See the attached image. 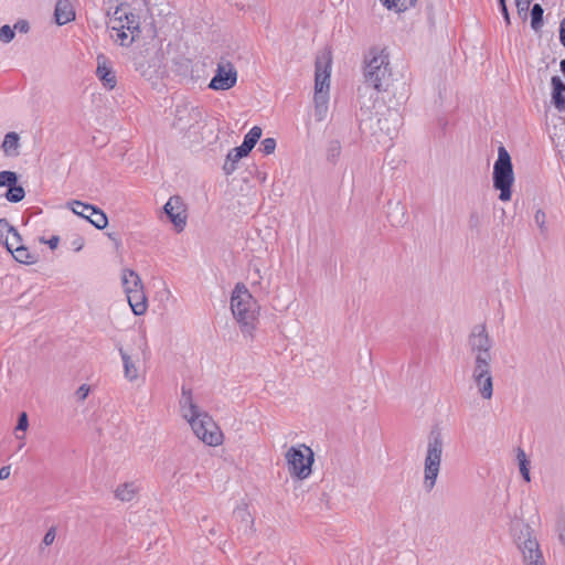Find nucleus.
Returning a JSON list of instances; mask_svg holds the SVG:
<instances>
[{
  "label": "nucleus",
  "instance_id": "obj_51",
  "mask_svg": "<svg viewBox=\"0 0 565 565\" xmlns=\"http://www.w3.org/2000/svg\"><path fill=\"white\" fill-rule=\"evenodd\" d=\"M10 476V466H3L0 468V480L8 479Z\"/></svg>",
  "mask_w": 565,
  "mask_h": 565
},
{
  "label": "nucleus",
  "instance_id": "obj_2",
  "mask_svg": "<svg viewBox=\"0 0 565 565\" xmlns=\"http://www.w3.org/2000/svg\"><path fill=\"white\" fill-rule=\"evenodd\" d=\"M180 407L183 417L199 439L209 446H217L222 443L223 435L220 428L213 418L194 403L191 391L185 386H182Z\"/></svg>",
  "mask_w": 565,
  "mask_h": 565
},
{
  "label": "nucleus",
  "instance_id": "obj_16",
  "mask_svg": "<svg viewBox=\"0 0 565 565\" xmlns=\"http://www.w3.org/2000/svg\"><path fill=\"white\" fill-rule=\"evenodd\" d=\"M513 169L511 157L504 147H499L498 159L493 167L492 177H512Z\"/></svg>",
  "mask_w": 565,
  "mask_h": 565
},
{
  "label": "nucleus",
  "instance_id": "obj_13",
  "mask_svg": "<svg viewBox=\"0 0 565 565\" xmlns=\"http://www.w3.org/2000/svg\"><path fill=\"white\" fill-rule=\"evenodd\" d=\"M527 537L519 543V548L523 555V561L526 565H543V556L540 545L535 539H532L526 529Z\"/></svg>",
  "mask_w": 565,
  "mask_h": 565
},
{
  "label": "nucleus",
  "instance_id": "obj_9",
  "mask_svg": "<svg viewBox=\"0 0 565 565\" xmlns=\"http://www.w3.org/2000/svg\"><path fill=\"white\" fill-rule=\"evenodd\" d=\"M492 364H472L471 381L481 398L490 401L493 396Z\"/></svg>",
  "mask_w": 565,
  "mask_h": 565
},
{
  "label": "nucleus",
  "instance_id": "obj_46",
  "mask_svg": "<svg viewBox=\"0 0 565 565\" xmlns=\"http://www.w3.org/2000/svg\"><path fill=\"white\" fill-rule=\"evenodd\" d=\"M13 30L20 33H26L29 31V23L25 20H20L13 25Z\"/></svg>",
  "mask_w": 565,
  "mask_h": 565
},
{
  "label": "nucleus",
  "instance_id": "obj_5",
  "mask_svg": "<svg viewBox=\"0 0 565 565\" xmlns=\"http://www.w3.org/2000/svg\"><path fill=\"white\" fill-rule=\"evenodd\" d=\"M444 452V437L439 428H434L428 435L427 449L424 460L423 487L430 492L437 482Z\"/></svg>",
  "mask_w": 565,
  "mask_h": 565
},
{
  "label": "nucleus",
  "instance_id": "obj_10",
  "mask_svg": "<svg viewBox=\"0 0 565 565\" xmlns=\"http://www.w3.org/2000/svg\"><path fill=\"white\" fill-rule=\"evenodd\" d=\"M237 81V72L232 63L221 62L217 65L216 73L211 79L209 87L214 90H227L232 88Z\"/></svg>",
  "mask_w": 565,
  "mask_h": 565
},
{
  "label": "nucleus",
  "instance_id": "obj_17",
  "mask_svg": "<svg viewBox=\"0 0 565 565\" xmlns=\"http://www.w3.org/2000/svg\"><path fill=\"white\" fill-rule=\"evenodd\" d=\"M127 299L136 316H141L147 311L148 303L143 288L130 290L129 294H127Z\"/></svg>",
  "mask_w": 565,
  "mask_h": 565
},
{
  "label": "nucleus",
  "instance_id": "obj_38",
  "mask_svg": "<svg viewBox=\"0 0 565 565\" xmlns=\"http://www.w3.org/2000/svg\"><path fill=\"white\" fill-rule=\"evenodd\" d=\"M276 140L274 138H266L262 141L259 150L264 154H270L275 151Z\"/></svg>",
  "mask_w": 565,
  "mask_h": 565
},
{
  "label": "nucleus",
  "instance_id": "obj_20",
  "mask_svg": "<svg viewBox=\"0 0 565 565\" xmlns=\"http://www.w3.org/2000/svg\"><path fill=\"white\" fill-rule=\"evenodd\" d=\"M121 280L126 295L130 290L143 288L140 276L132 269H124Z\"/></svg>",
  "mask_w": 565,
  "mask_h": 565
},
{
  "label": "nucleus",
  "instance_id": "obj_12",
  "mask_svg": "<svg viewBox=\"0 0 565 565\" xmlns=\"http://www.w3.org/2000/svg\"><path fill=\"white\" fill-rule=\"evenodd\" d=\"M164 213L174 225L178 232L183 231L186 225V209L179 195L171 196L163 206Z\"/></svg>",
  "mask_w": 565,
  "mask_h": 565
},
{
  "label": "nucleus",
  "instance_id": "obj_4",
  "mask_svg": "<svg viewBox=\"0 0 565 565\" xmlns=\"http://www.w3.org/2000/svg\"><path fill=\"white\" fill-rule=\"evenodd\" d=\"M108 28L114 32L111 38L116 43L128 46L140 33L139 17L128 12L124 6H119L109 17Z\"/></svg>",
  "mask_w": 565,
  "mask_h": 565
},
{
  "label": "nucleus",
  "instance_id": "obj_31",
  "mask_svg": "<svg viewBox=\"0 0 565 565\" xmlns=\"http://www.w3.org/2000/svg\"><path fill=\"white\" fill-rule=\"evenodd\" d=\"M260 137L262 129L255 126L245 135L243 143L246 146V148L253 149Z\"/></svg>",
  "mask_w": 565,
  "mask_h": 565
},
{
  "label": "nucleus",
  "instance_id": "obj_27",
  "mask_svg": "<svg viewBox=\"0 0 565 565\" xmlns=\"http://www.w3.org/2000/svg\"><path fill=\"white\" fill-rule=\"evenodd\" d=\"M382 3L388 9L395 12H403L412 8L416 0H381Z\"/></svg>",
  "mask_w": 565,
  "mask_h": 565
},
{
  "label": "nucleus",
  "instance_id": "obj_1",
  "mask_svg": "<svg viewBox=\"0 0 565 565\" xmlns=\"http://www.w3.org/2000/svg\"><path fill=\"white\" fill-rule=\"evenodd\" d=\"M364 82L358 88L361 111L371 115L377 102V92L387 88L391 77L388 55L383 50L372 49L364 61Z\"/></svg>",
  "mask_w": 565,
  "mask_h": 565
},
{
  "label": "nucleus",
  "instance_id": "obj_47",
  "mask_svg": "<svg viewBox=\"0 0 565 565\" xmlns=\"http://www.w3.org/2000/svg\"><path fill=\"white\" fill-rule=\"evenodd\" d=\"M480 225V215L477 212H472L469 216V226L471 228H478Z\"/></svg>",
  "mask_w": 565,
  "mask_h": 565
},
{
  "label": "nucleus",
  "instance_id": "obj_25",
  "mask_svg": "<svg viewBox=\"0 0 565 565\" xmlns=\"http://www.w3.org/2000/svg\"><path fill=\"white\" fill-rule=\"evenodd\" d=\"M87 221H89V223L93 224L98 230L105 228L108 224V218L106 214L96 206H93V209H90V213L87 216Z\"/></svg>",
  "mask_w": 565,
  "mask_h": 565
},
{
  "label": "nucleus",
  "instance_id": "obj_50",
  "mask_svg": "<svg viewBox=\"0 0 565 565\" xmlns=\"http://www.w3.org/2000/svg\"><path fill=\"white\" fill-rule=\"evenodd\" d=\"M559 42L565 47V18L561 21L559 24Z\"/></svg>",
  "mask_w": 565,
  "mask_h": 565
},
{
  "label": "nucleus",
  "instance_id": "obj_56",
  "mask_svg": "<svg viewBox=\"0 0 565 565\" xmlns=\"http://www.w3.org/2000/svg\"><path fill=\"white\" fill-rule=\"evenodd\" d=\"M82 248V243L78 244V246L75 248L76 250H81Z\"/></svg>",
  "mask_w": 565,
  "mask_h": 565
},
{
  "label": "nucleus",
  "instance_id": "obj_15",
  "mask_svg": "<svg viewBox=\"0 0 565 565\" xmlns=\"http://www.w3.org/2000/svg\"><path fill=\"white\" fill-rule=\"evenodd\" d=\"M18 180L19 179H0V189H6V192L0 195L12 203L22 201L25 195L24 189L18 184Z\"/></svg>",
  "mask_w": 565,
  "mask_h": 565
},
{
  "label": "nucleus",
  "instance_id": "obj_34",
  "mask_svg": "<svg viewBox=\"0 0 565 565\" xmlns=\"http://www.w3.org/2000/svg\"><path fill=\"white\" fill-rule=\"evenodd\" d=\"M242 159L241 156H238V153L233 149L228 154H227V158H226V161L224 163V171L227 173V174H231L234 170H235V163Z\"/></svg>",
  "mask_w": 565,
  "mask_h": 565
},
{
  "label": "nucleus",
  "instance_id": "obj_6",
  "mask_svg": "<svg viewBox=\"0 0 565 565\" xmlns=\"http://www.w3.org/2000/svg\"><path fill=\"white\" fill-rule=\"evenodd\" d=\"M493 340L486 324H476L467 339V348L472 358V364H492Z\"/></svg>",
  "mask_w": 565,
  "mask_h": 565
},
{
  "label": "nucleus",
  "instance_id": "obj_42",
  "mask_svg": "<svg viewBox=\"0 0 565 565\" xmlns=\"http://www.w3.org/2000/svg\"><path fill=\"white\" fill-rule=\"evenodd\" d=\"M89 391L90 388L88 385L82 384L75 392V396L77 397L78 401L83 402L88 396Z\"/></svg>",
  "mask_w": 565,
  "mask_h": 565
},
{
  "label": "nucleus",
  "instance_id": "obj_11",
  "mask_svg": "<svg viewBox=\"0 0 565 565\" xmlns=\"http://www.w3.org/2000/svg\"><path fill=\"white\" fill-rule=\"evenodd\" d=\"M203 119V111L198 106L180 104L175 107V117L173 125L180 130L191 128Z\"/></svg>",
  "mask_w": 565,
  "mask_h": 565
},
{
  "label": "nucleus",
  "instance_id": "obj_37",
  "mask_svg": "<svg viewBox=\"0 0 565 565\" xmlns=\"http://www.w3.org/2000/svg\"><path fill=\"white\" fill-rule=\"evenodd\" d=\"M14 38V30L10 25H3L0 28V41L9 43Z\"/></svg>",
  "mask_w": 565,
  "mask_h": 565
},
{
  "label": "nucleus",
  "instance_id": "obj_35",
  "mask_svg": "<svg viewBox=\"0 0 565 565\" xmlns=\"http://www.w3.org/2000/svg\"><path fill=\"white\" fill-rule=\"evenodd\" d=\"M234 516L237 520H241L242 523H244L245 527H249L253 524V520L250 518L249 512L246 508H238L234 511Z\"/></svg>",
  "mask_w": 565,
  "mask_h": 565
},
{
  "label": "nucleus",
  "instance_id": "obj_30",
  "mask_svg": "<svg viewBox=\"0 0 565 565\" xmlns=\"http://www.w3.org/2000/svg\"><path fill=\"white\" fill-rule=\"evenodd\" d=\"M74 214L82 216L83 218L87 220L88 214L90 213V209H93V205L85 204L81 201H72L68 203Z\"/></svg>",
  "mask_w": 565,
  "mask_h": 565
},
{
  "label": "nucleus",
  "instance_id": "obj_32",
  "mask_svg": "<svg viewBox=\"0 0 565 565\" xmlns=\"http://www.w3.org/2000/svg\"><path fill=\"white\" fill-rule=\"evenodd\" d=\"M516 457H518L519 465H520V472H521L522 477L524 478V480L529 482L530 481V471H529V467H527L529 461L526 459L524 450L519 448Z\"/></svg>",
  "mask_w": 565,
  "mask_h": 565
},
{
  "label": "nucleus",
  "instance_id": "obj_33",
  "mask_svg": "<svg viewBox=\"0 0 565 565\" xmlns=\"http://www.w3.org/2000/svg\"><path fill=\"white\" fill-rule=\"evenodd\" d=\"M3 244L10 253L14 250L15 246H22L19 232L15 230L11 235H7Z\"/></svg>",
  "mask_w": 565,
  "mask_h": 565
},
{
  "label": "nucleus",
  "instance_id": "obj_48",
  "mask_svg": "<svg viewBox=\"0 0 565 565\" xmlns=\"http://www.w3.org/2000/svg\"><path fill=\"white\" fill-rule=\"evenodd\" d=\"M499 3H500L501 12L504 17L505 23L510 24V15H509V11H508L507 4H505V0H499Z\"/></svg>",
  "mask_w": 565,
  "mask_h": 565
},
{
  "label": "nucleus",
  "instance_id": "obj_44",
  "mask_svg": "<svg viewBox=\"0 0 565 565\" xmlns=\"http://www.w3.org/2000/svg\"><path fill=\"white\" fill-rule=\"evenodd\" d=\"M55 536H56V531L54 527H51L44 535L43 537V543L49 546L51 545L54 540H55Z\"/></svg>",
  "mask_w": 565,
  "mask_h": 565
},
{
  "label": "nucleus",
  "instance_id": "obj_39",
  "mask_svg": "<svg viewBox=\"0 0 565 565\" xmlns=\"http://www.w3.org/2000/svg\"><path fill=\"white\" fill-rule=\"evenodd\" d=\"M556 530L558 532V539L565 546V514H561L556 522Z\"/></svg>",
  "mask_w": 565,
  "mask_h": 565
},
{
  "label": "nucleus",
  "instance_id": "obj_8",
  "mask_svg": "<svg viewBox=\"0 0 565 565\" xmlns=\"http://www.w3.org/2000/svg\"><path fill=\"white\" fill-rule=\"evenodd\" d=\"M288 471L290 476L300 480L308 478L311 473L313 463V452L311 448L300 445L290 447L285 455Z\"/></svg>",
  "mask_w": 565,
  "mask_h": 565
},
{
  "label": "nucleus",
  "instance_id": "obj_45",
  "mask_svg": "<svg viewBox=\"0 0 565 565\" xmlns=\"http://www.w3.org/2000/svg\"><path fill=\"white\" fill-rule=\"evenodd\" d=\"M532 0H515V6L518 8L519 13H526Z\"/></svg>",
  "mask_w": 565,
  "mask_h": 565
},
{
  "label": "nucleus",
  "instance_id": "obj_54",
  "mask_svg": "<svg viewBox=\"0 0 565 565\" xmlns=\"http://www.w3.org/2000/svg\"><path fill=\"white\" fill-rule=\"evenodd\" d=\"M561 71L564 73L565 75V60H562L561 61Z\"/></svg>",
  "mask_w": 565,
  "mask_h": 565
},
{
  "label": "nucleus",
  "instance_id": "obj_19",
  "mask_svg": "<svg viewBox=\"0 0 565 565\" xmlns=\"http://www.w3.org/2000/svg\"><path fill=\"white\" fill-rule=\"evenodd\" d=\"M553 92L552 102L559 111L565 110V83L559 76H553L551 79Z\"/></svg>",
  "mask_w": 565,
  "mask_h": 565
},
{
  "label": "nucleus",
  "instance_id": "obj_7",
  "mask_svg": "<svg viewBox=\"0 0 565 565\" xmlns=\"http://www.w3.org/2000/svg\"><path fill=\"white\" fill-rule=\"evenodd\" d=\"M331 54L322 51L316 58L315 74V105H329Z\"/></svg>",
  "mask_w": 565,
  "mask_h": 565
},
{
  "label": "nucleus",
  "instance_id": "obj_14",
  "mask_svg": "<svg viewBox=\"0 0 565 565\" xmlns=\"http://www.w3.org/2000/svg\"><path fill=\"white\" fill-rule=\"evenodd\" d=\"M96 76L103 83L105 88L109 90L115 88L117 84L116 74L104 55L97 56Z\"/></svg>",
  "mask_w": 565,
  "mask_h": 565
},
{
  "label": "nucleus",
  "instance_id": "obj_26",
  "mask_svg": "<svg viewBox=\"0 0 565 565\" xmlns=\"http://www.w3.org/2000/svg\"><path fill=\"white\" fill-rule=\"evenodd\" d=\"M14 259L22 264H34L36 256L31 254L25 246H15L14 250L11 252Z\"/></svg>",
  "mask_w": 565,
  "mask_h": 565
},
{
  "label": "nucleus",
  "instance_id": "obj_41",
  "mask_svg": "<svg viewBox=\"0 0 565 565\" xmlns=\"http://www.w3.org/2000/svg\"><path fill=\"white\" fill-rule=\"evenodd\" d=\"M545 218H546L545 213L542 210H537L534 215V222L540 227V230L542 232H544L546 230Z\"/></svg>",
  "mask_w": 565,
  "mask_h": 565
},
{
  "label": "nucleus",
  "instance_id": "obj_29",
  "mask_svg": "<svg viewBox=\"0 0 565 565\" xmlns=\"http://www.w3.org/2000/svg\"><path fill=\"white\" fill-rule=\"evenodd\" d=\"M249 278L252 280L253 286H259L260 289L268 288V284H266L265 286L263 285L264 275L262 273L260 267L257 264L252 265V268L249 270Z\"/></svg>",
  "mask_w": 565,
  "mask_h": 565
},
{
  "label": "nucleus",
  "instance_id": "obj_24",
  "mask_svg": "<svg viewBox=\"0 0 565 565\" xmlns=\"http://www.w3.org/2000/svg\"><path fill=\"white\" fill-rule=\"evenodd\" d=\"M138 492V487L134 482H128L119 486L116 489L115 495L117 499L121 501H131L136 493Z\"/></svg>",
  "mask_w": 565,
  "mask_h": 565
},
{
  "label": "nucleus",
  "instance_id": "obj_55",
  "mask_svg": "<svg viewBox=\"0 0 565 565\" xmlns=\"http://www.w3.org/2000/svg\"><path fill=\"white\" fill-rule=\"evenodd\" d=\"M390 115L394 117V120H395V121H397V120H398V115H397V113H396V111H393V113H391Z\"/></svg>",
  "mask_w": 565,
  "mask_h": 565
},
{
  "label": "nucleus",
  "instance_id": "obj_28",
  "mask_svg": "<svg viewBox=\"0 0 565 565\" xmlns=\"http://www.w3.org/2000/svg\"><path fill=\"white\" fill-rule=\"evenodd\" d=\"M543 8L541 4L535 3L531 11V26L533 30L539 31L543 25Z\"/></svg>",
  "mask_w": 565,
  "mask_h": 565
},
{
  "label": "nucleus",
  "instance_id": "obj_43",
  "mask_svg": "<svg viewBox=\"0 0 565 565\" xmlns=\"http://www.w3.org/2000/svg\"><path fill=\"white\" fill-rule=\"evenodd\" d=\"M28 427H29L28 415H26V413H21L19 416L15 429L24 431L28 429Z\"/></svg>",
  "mask_w": 565,
  "mask_h": 565
},
{
  "label": "nucleus",
  "instance_id": "obj_18",
  "mask_svg": "<svg viewBox=\"0 0 565 565\" xmlns=\"http://www.w3.org/2000/svg\"><path fill=\"white\" fill-rule=\"evenodd\" d=\"M55 21L58 25H64L75 19L73 6L68 0H58L54 12Z\"/></svg>",
  "mask_w": 565,
  "mask_h": 565
},
{
  "label": "nucleus",
  "instance_id": "obj_22",
  "mask_svg": "<svg viewBox=\"0 0 565 565\" xmlns=\"http://www.w3.org/2000/svg\"><path fill=\"white\" fill-rule=\"evenodd\" d=\"M514 179H493V188L500 191L499 199L503 202L511 200V189Z\"/></svg>",
  "mask_w": 565,
  "mask_h": 565
},
{
  "label": "nucleus",
  "instance_id": "obj_52",
  "mask_svg": "<svg viewBox=\"0 0 565 565\" xmlns=\"http://www.w3.org/2000/svg\"><path fill=\"white\" fill-rule=\"evenodd\" d=\"M51 249H55L60 243L58 236H52L47 242Z\"/></svg>",
  "mask_w": 565,
  "mask_h": 565
},
{
  "label": "nucleus",
  "instance_id": "obj_3",
  "mask_svg": "<svg viewBox=\"0 0 565 565\" xmlns=\"http://www.w3.org/2000/svg\"><path fill=\"white\" fill-rule=\"evenodd\" d=\"M231 310L242 331L252 333L258 320L259 308L245 285L235 286L231 297Z\"/></svg>",
  "mask_w": 565,
  "mask_h": 565
},
{
  "label": "nucleus",
  "instance_id": "obj_53",
  "mask_svg": "<svg viewBox=\"0 0 565 565\" xmlns=\"http://www.w3.org/2000/svg\"><path fill=\"white\" fill-rule=\"evenodd\" d=\"M0 177H18V175L13 171L4 170V171H0Z\"/></svg>",
  "mask_w": 565,
  "mask_h": 565
},
{
  "label": "nucleus",
  "instance_id": "obj_23",
  "mask_svg": "<svg viewBox=\"0 0 565 565\" xmlns=\"http://www.w3.org/2000/svg\"><path fill=\"white\" fill-rule=\"evenodd\" d=\"M120 355L124 363L125 377L129 381H135L138 377V367L124 350L120 349Z\"/></svg>",
  "mask_w": 565,
  "mask_h": 565
},
{
  "label": "nucleus",
  "instance_id": "obj_49",
  "mask_svg": "<svg viewBox=\"0 0 565 565\" xmlns=\"http://www.w3.org/2000/svg\"><path fill=\"white\" fill-rule=\"evenodd\" d=\"M234 150L238 153V156H241L242 158L243 157H246L250 151L252 149L249 148H246V146L244 143H242L239 147H236L234 148Z\"/></svg>",
  "mask_w": 565,
  "mask_h": 565
},
{
  "label": "nucleus",
  "instance_id": "obj_21",
  "mask_svg": "<svg viewBox=\"0 0 565 565\" xmlns=\"http://www.w3.org/2000/svg\"><path fill=\"white\" fill-rule=\"evenodd\" d=\"M19 135L17 132H8L4 136L1 148L7 156L15 157L19 154Z\"/></svg>",
  "mask_w": 565,
  "mask_h": 565
},
{
  "label": "nucleus",
  "instance_id": "obj_36",
  "mask_svg": "<svg viewBox=\"0 0 565 565\" xmlns=\"http://www.w3.org/2000/svg\"><path fill=\"white\" fill-rule=\"evenodd\" d=\"M17 228H14L6 218H0V242H4L6 236L11 235Z\"/></svg>",
  "mask_w": 565,
  "mask_h": 565
},
{
  "label": "nucleus",
  "instance_id": "obj_40",
  "mask_svg": "<svg viewBox=\"0 0 565 565\" xmlns=\"http://www.w3.org/2000/svg\"><path fill=\"white\" fill-rule=\"evenodd\" d=\"M329 105H315V117L318 121L327 118Z\"/></svg>",
  "mask_w": 565,
  "mask_h": 565
}]
</instances>
